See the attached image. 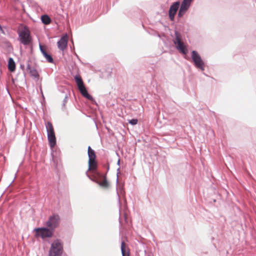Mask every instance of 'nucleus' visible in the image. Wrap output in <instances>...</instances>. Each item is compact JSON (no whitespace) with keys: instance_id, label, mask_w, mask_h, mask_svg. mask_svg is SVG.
<instances>
[{"instance_id":"nucleus-1","label":"nucleus","mask_w":256,"mask_h":256,"mask_svg":"<svg viewBox=\"0 0 256 256\" xmlns=\"http://www.w3.org/2000/svg\"><path fill=\"white\" fill-rule=\"evenodd\" d=\"M63 252V247L62 242L59 240L54 241L49 252V256H62Z\"/></svg>"},{"instance_id":"nucleus-2","label":"nucleus","mask_w":256,"mask_h":256,"mask_svg":"<svg viewBox=\"0 0 256 256\" xmlns=\"http://www.w3.org/2000/svg\"><path fill=\"white\" fill-rule=\"evenodd\" d=\"M18 40L24 45H28L31 42L30 32L26 26H24L18 33Z\"/></svg>"},{"instance_id":"nucleus-3","label":"nucleus","mask_w":256,"mask_h":256,"mask_svg":"<svg viewBox=\"0 0 256 256\" xmlns=\"http://www.w3.org/2000/svg\"><path fill=\"white\" fill-rule=\"evenodd\" d=\"M48 138L51 148L54 147L56 144V138L54 132V128L50 122H48L46 125Z\"/></svg>"},{"instance_id":"nucleus-4","label":"nucleus","mask_w":256,"mask_h":256,"mask_svg":"<svg viewBox=\"0 0 256 256\" xmlns=\"http://www.w3.org/2000/svg\"><path fill=\"white\" fill-rule=\"evenodd\" d=\"M176 38L174 40V44L176 45L177 49L183 54H186L188 53V50L184 45L183 42L181 41V36L180 34L176 31L175 32Z\"/></svg>"},{"instance_id":"nucleus-5","label":"nucleus","mask_w":256,"mask_h":256,"mask_svg":"<svg viewBox=\"0 0 256 256\" xmlns=\"http://www.w3.org/2000/svg\"><path fill=\"white\" fill-rule=\"evenodd\" d=\"M192 58L196 66L202 70H204V64L198 54L195 50L192 52Z\"/></svg>"},{"instance_id":"nucleus-6","label":"nucleus","mask_w":256,"mask_h":256,"mask_svg":"<svg viewBox=\"0 0 256 256\" xmlns=\"http://www.w3.org/2000/svg\"><path fill=\"white\" fill-rule=\"evenodd\" d=\"M35 236L36 237H41L42 238L52 236V230L47 228H36L34 229Z\"/></svg>"},{"instance_id":"nucleus-7","label":"nucleus","mask_w":256,"mask_h":256,"mask_svg":"<svg viewBox=\"0 0 256 256\" xmlns=\"http://www.w3.org/2000/svg\"><path fill=\"white\" fill-rule=\"evenodd\" d=\"M192 0H183L178 12V16L182 17L188 10Z\"/></svg>"},{"instance_id":"nucleus-8","label":"nucleus","mask_w":256,"mask_h":256,"mask_svg":"<svg viewBox=\"0 0 256 256\" xmlns=\"http://www.w3.org/2000/svg\"><path fill=\"white\" fill-rule=\"evenodd\" d=\"M60 218L58 215L50 216L46 222V225L50 230H54L59 224Z\"/></svg>"},{"instance_id":"nucleus-9","label":"nucleus","mask_w":256,"mask_h":256,"mask_svg":"<svg viewBox=\"0 0 256 256\" xmlns=\"http://www.w3.org/2000/svg\"><path fill=\"white\" fill-rule=\"evenodd\" d=\"M179 7H180V2H174L170 6L169 11H168L169 18L170 20H174V16H175L176 12L178 11Z\"/></svg>"},{"instance_id":"nucleus-10","label":"nucleus","mask_w":256,"mask_h":256,"mask_svg":"<svg viewBox=\"0 0 256 256\" xmlns=\"http://www.w3.org/2000/svg\"><path fill=\"white\" fill-rule=\"evenodd\" d=\"M68 42V37L66 34L65 36H62L58 42V48L64 51V49L67 47Z\"/></svg>"},{"instance_id":"nucleus-11","label":"nucleus","mask_w":256,"mask_h":256,"mask_svg":"<svg viewBox=\"0 0 256 256\" xmlns=\"http://www.w3.org/2000/svg\"><path fill=\"white\" fill-rule=\"evenodd\" d=\"M80 92L81 93V94L84 97V98H88V100H92V96H91L90 95L88 92V91L86 89V88H85L84 86L83 85L81 86H80L78 88Z\"/></svg>"},{"instance_id":"nucleus-12","label":"nucleus","mask_w":256,"mask_h":256,"mask_svg":"<svg viewBox=\"0 0 256 256\" xmlns=\"http://www.w3.org/2000/svg\"><path fill=\"white\" fill-rule=\"evenodd\" d=\"M121 250L122 256H130V249L124 242H122Z\"/></svg>"},{"instance_id":"nucleus-13","label":"nucleus","mask_w":256,"mask_h":256,"mask_svg":"<svg viewBox=\"0 0 256 256\" xmlns=\"http://www.w3.org/2000/svg\"><path fill=\"white\" fill-rule=\"evenodd\" d=\"M27 69L30 70V74L32 77L34 78H38V72L34 68H32L30 64H28Z\"/></svg>"},{"instance_id":"nucleus-14","label":"nucleus","mask_w":256,"mask_h":256,"mask_svg":"<svg viewBox=\"0 0 256 256\" xmlns=\"http://www.w3.org/2000/svg\"><path fill=\"white\" fill-rule=\"evenodd\" d=\"M8 70L12 72L15 70L16 64L15 62L12 58H10L8 60Z\"/></svg>"},{"instance_id":"nucleus-15","label":"nucleus","mask_w":256,"mask_h":256,"mask_svg":"<svg viewBox=\"0 0 256 256\" xmlns=\"http://www.w3.org/2000/svg\"><path fill=\"white\" fill-rule=\"evenodd\" d=\"M88 160H96V156L94 151L92 149L90 146L88 147Z\"/></svg>"},{"instance_id":"nucleus-16","label":"nucleus","mask_w":256,"mask_h":256,"mask_svg":"<svg viewBox=\"0 0 256 256\" xmlns=\"http://www.w3.org/2000/svg\"><path fill=\"white\" fill-rule=\"evenodd\" d=\"M98 183L100 186L104 188H108L109 187V183L106 180V176H104L103 179L101 181L98 182Z\"/></svg>"},{"instance_id":"nucleus-17","label":"nucleus","mask_w":256,"mask_h":256,"mask_svg":"<svg viewBox=\"0 0 256 256\" xmlns=\"http://www.w3.org/2000/svg\"><path fill=\"white\" fill-rule=\"evenodd\" d=\"M96 168V163L95 160H88V170H94Z\"/></svg>"},{"instance_id":"nucleus-18","label":"nucleus","mask_w":256,"mask_h":256,"mask_svg":"<svg viewBox=\"0 0 256 256\" xmlns=\"http://www.w3.org/2000/svg\"><path fill=\"white\" fill-rule=\"evenodd\" d=\"M41 20L42 23H44L45 24H48L51 22L50 18L47 15L42 16L41 17Z\"/></svg>"},{"instance_id":"nucleus-19","label":"nucleus","mask_w":256,"mask_h":256,"mask_svg":"<svg viewBox=\"0 0 256 256\" xmlns=\"http://www.w3.org/2000/svg\"><path fill=\"white\" fill-rule=\"evenodd\" d=\"M74 79L78 88L84 85L83 81L80 76H74Z\"/></svg>"},{"instance_id":"nucleus-20","label":"nucleus","mask_w":256,"mask_h":256,"mask_svg":"<svg viewBox=\"0 0 256 256\" xmlns=\"http://www.w3.org/2000/svg\"><path fill=\"white\" fill-rule=\"evenodd\" d=\"M43 56L46 58V60H47V61L48 62H50V63L53 62L54 60H53L52 56L50 54H48L47 52H44V54H43Z\"/></svg>"},{"instance_id":"nucleus-21","label":"nucleus","mask_w":256,"mask_h":256,"mask_svg":"<svg viewBox=\"0 0 256 256\" xmlns=\"http://www.w3.org/2000/svg\"><path fill=\"white\" fill-rule=\"evenodd\" d=\"M128 122L132 125H136L138 123V120L133 118L129 120Z\"/></svg>"},{"instance_id":"nucleus-22","label":"nucleus","mask_w":256,"mask_h":256,"mask_svg":"<svg viewBox=\"0 0 256 256\" xmlns=\"http://www.w3.org/2000/svg\"><path fill=\"white\" fill-rule=\"evenodd\" d=\"M68 96L67 94H66L64 98V100H63L62 106L64 108L65 107L66 104L68 102Z\"/></svg>"},{"instance_id":"nucleus-23","label":"nucleus","mask_w":256,"mask_h":256,"mask_svg":"<svg viewBox=\"0 0 256 256\" xmlns=\"http://www.w3.org/2000/svg\"><path fill=\"white\" fill-rule=\"evenodd\" d=\"M40 50L42 52V53L43 54H44V52H46V50L43 48L42 46H41L40 44Z\"/></svg>"},{"instance_id":"nucleus-24","label":"nucleus","mask_w":256,"mask_h":256,"mask_svg":"<svg viewBox=\"0 0 256 256\" xmlns=\"http://www.w3.org/2000/svg\"><path fill=\"white\" fill-rule=\"evenodd\" d=\"M0 31L2 34H4V30H3L2 28V26H1V25H0Z\"/></svg>"},{"instance_id":"nucleus-25","label":"nucleus","mask_w":256,"mask_h":256,"mask_svg":"<svg viewBox=\"0 0 256 256\" xmlns=\"http://www.w3.org/2000/svg\"><path fill=\"white\" fill-rule=\"evenodd\" d=\"M120 160H118V165H119V164H120Z\"/></svg>"}]
</instances>
